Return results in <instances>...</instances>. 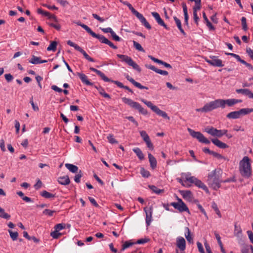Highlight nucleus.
Wrapping results in <instances>:
<instances>
[{
  "label": "nucleus",
  "mask_w": 253,
  "mask_h": 253,
  "mask_svg": "<svg viewBox=\"0 0 253 253\" xmlns=\"http://www.w3.org/2000/svg\"><path fill=\"white\" fill-rule=\"evenodd\" d=\"M226 104L230 107L233 106L235 104V99H228L226 100L222 99H216L206 103L202 108L196 109V111L202 113H207L219 107L224 108Z\"/></svg>",
  "instance_id": "obj_1"
},
{
  "label": "nucleus",
  "mask_w": 253,
  "mask_h": 253,
  "mask_svg": "<svg viewBox=\"0 0 253 253\" xmlns=\"http://www.w3.org/2000/svg\"><path fill=\"white\" fill-rule=\"evenodd\" d=\"M222 170L215 169L208 174L207 182L210 186L214 190H217L221 187Z\"/></svg>",
  "instance_id": "obj_2"
},
{
  "label": "nucleus",
  "mask_w": 253,
  "mask_h": 253,
  "mask_svg": "<svg viewBox=\"0 0 253 253\" xmlns=\"http://www.w3.org/2000/svg\"><path fill=\"white\" fill-rule=\"evenodd\" d=\"M75 23H76L78 25L80 26L83 29H84L89 34H90L93 38H96L99 40V41L103 43L106 44L110 46L111 48L116 49L118 48L117 46L115 45L113 42H110L109 40L106 38L104 36L96 34L94 32H93L91 29L88 27L87 25L82 23L80 21L74 22Z\"/></svg>",
  "instance_id": "obj_3"
},
{
  "label": "nucleus",
  "mask_w": 253,
  "mask_h": 253,
  "mask_svg": "<svg viewBox=\"0 0 253 253\" xmlns=\"http://www.w3.org/2000/svg\"><path fill=\"white\" fill-rule=\"evenodd\" d=\"M239 171L242 176L249 178L252 175V168L250 159L245 156L240 161L239 164Z\"/></svg>",
  "instance_id": "obj_4"
},
{
  "label": "nucleus",
  "mask_w": 253,
  "mask_h": 253,
  "mask_svg": "<svg viewBox=\"0 0 253 253\" xmlns=\"http://www.w3.org/2000/svg\"><path fill=\"white\" fill-rule=\"evenodd\" d=\"M122 100L124 103L127 104L131 108L137 110L141 114L144 115H146L148 114L147 110L143 108L139 103L135 102L132 99L126 97L122 98Z\"/></svg>",
  "instance_id": "obj_5"
},
{
  "label": "nucleus",
  "mask_w": 253,
  "mask_h": 253,
  "mask_svg": "<svg viewBox=\"0 0 253 253\" xmlns=\"http://www.w3.org/2000/svg\"><path fill=\"white\" fill-rule=\"evenodd\" d=\"M253 112V108H242L239 111L231 112L226 115V117L229 119H237L240 118L241 116L246 115Z\"/></svg>",
  "instance_id": "obj_6"
},
{
  "label": "nucleus",
  "mask_w": 253,
  "mask_h": 253,
  "mask_svg": "<svg viewBox=\"0 0 253 253\" xmlns=\"http://www.w3.org/2000/svg\"><path fill=\"white\" fill-rule=\"evenodd\" d=\"M142 101L146 104L148 107L150 108L157 115L162 117L163 118L168 120H170L169 117L168 116V114L166 112L160 110L157 106L154 105L151 101H147L145 99H142Z\"/></svg>",
  "instance_id": "obj_7"
},
{
  "label": "nucleus",
  "mask_w": 253,
  "mask_h": 253,
  "mask_svg": "<svg viewBox=\"0 0 253 253\" xmlns=\"http://www.w3.org/2000/svg\"><path fill=\"white\" fill-rule=\"evenodd\" d=\"M117 57L122 60V61L124 62L127 64L129 66H131L134 70L137 71L138 72L140 73L141 69L139 65L136 64L132 58L126 55L123 54H117Z\"/></svg>",
  "instance_id": "obj_8"
},
{
  "label": "nucleus",
  "mask_w": 253,
  "mask_h": 253,
  "mask_svg": "<svg viewBox=\"0 0 253 253\" xmlns=\"http://www.w3.org/2000/svg\"><path fill=\"white\" fill-rule=\"evenodd\" d=\"M176 199L177 202H172L169 205L172 206L175 209L177 210L180 212L186 211L190 213L188 208L183 201L177 196H176Z\"/></svg>",
  "instance_id": "obj_9"
},
{
  "label": "nucleus",
  "mask_w": 253,
  "mask_h": 253,
  "mask_svg": "<svg viewBox=\"0 0 253 253\" xmlns=\"http://www.w3.org/2000/svg\"><path fill=\"white\" fill-rule=\"evenodd\" d=\"M187 130L191 136L197 139L200 142L205 143L206 144H209L210 143V141L206 138L201 132L199 131H195L190 128H188Z\"/></svg>",
  "instance_id": "obj_10"
},
{
  "label": "nucleus",
  "mask_w": 253,
  "mask_h": 253,
  "mask_svg": "<svg viewBox=\"0 0 253 253\" xmlns=\"http://www.w3.org/2000/svg\"><path fill=\"white\" fill-rule=\"evenodd\" d=\"M186 180L189 181L191 183H194L196 186L199 188H202L207 193H209V190L207 186L202 182L200 180L198 179L194 176H190L189 177H186Z\"/></svg>",
  "instance_id": "obj_11"
},
{
  "label": "nucleus",
  "mask_w": 253,
  "mask_h": 253,
  "mask_svg": "<svg viewBox=\"0 0 253 253\" xmlns=\"http://www.w3.org/2000/svg\"><path fill=\"white\" fill-rule=\"evenodd\" d=\"M67 44L72 46L74 47V48L77 50V51L80 52L83 55H84V57L88 61L90 62H95V60L93 58L90 57L87 53L86 52L82 49L80 46H79L78 44L76 43L73 42L70 40H69L67 41Z\"/></svg>",
  "instance_id": "obj_12"
},
{
  "label": "nucleus",
  "mask_w": 253,
  "mask_h": 253,
  "mask_svg": "<svg viewBox=\"0 0 253 253\" xmlns=\"http://www.w3.org/2000/svg\"><path fill=\"white\" fill-rule=\"evenodd\" d=\"M205 131L213 136H216L219 138L222 137L221 129H217L213 126L205 128Z\"/></svg>",
  "instance_id": "obj_13"
},
{
  "label": "nucleus",
  "mask_w": 253,
  "mask_h": 253,
  "mask_svg": "<svg viewBox=\"0 0 253 253\" xmlns=\"http://www.w3.org/2000/svg\"><path fill=\"white\" fill-rule=\"evenodd\" d=\"M210 59L207 60V62L210 65L218 67H222L224 66L222 60L218 59L217 57L213 56L210 57Z\"/></svg>",
  "instance_id": "obj_14"
},
{
  "label": "nucleus",
  "mask_w": 253,
  "mask_h": 253,
  "mask_svg": "<svg viewBox=\"0 0 253 253\" xmlns=\"http://www.w3.org/2000/svg\"><path fill=\"white\" fill-rule=\"evenodd\" d=\"M144 211L146 213V223L147 226H148L152 221L153 207L152 206L150 207L149 210L147 209V208H144Z\"/></svg>",
  "instance_id": "obj_15"
},
{
  "label": "nucleus",
  "mask_w": 253,
  "mask_h": 253,
  "mask_svg": "<svg viewBox=\"0 0 253 253\" xmlns=\"http://www.w3.org/2000/svg\"><path fill=\"white\" fill-rule=\"evenodd\" d=\"M152 16L155 18L157 22L159 25L161 26H163L167 30H169V28L168 26L165 23L163 20L161 18L159 14L157 12H152L151 13Z\"/></svg>",
  "instance_id": "obj_16"
},
{
  "label": "nucleus",
  "mask_w": 253,
  "mask_h": 253,
  "mask_svg": "<svg viewBox=\"0 0 253 253\" xmlns=\"http://www.w3.org/2000/svg\"><path fill=\"white\" fill-rule=\"evenodd\" d=\"M125 77L127 80L130 82L132 84H133L135 87L141 89H148V87L145 86H143L141 85L139 83L136 82L132 78L130 77L128 74H125Z\"/></svg>",
  "instance_id": "obj_17"
},
{
  "label": "nucleus",
  "mask_w": 253,
  "mask_h": 253,
  "mask_svg": "<svg viewBox=\"0 0 253 253\" xmlns=\"http://www.w3.org/2000/svg\"><path fill=\"white\" fill-rule=\"evenodd\" d=\"M176 246L181 251H184L186 248V242L184 238L179 237L176 239Z\"/></svg>",
  "instance_id": "obj_18"
},
{
  "label": "nucleus",
  "mask_w": 253,
  "mask_h": 253,
  "mask_svg": "<svg viewBox=\"0 0 253 253\" xmlns=\"http://www.w3.org/2000/svg\"><path fill=\"white\" fill-rule=\"evenodd\" d=\"M77 76L79 77L82 82L87 85L93 86V83L90 82L88 80L87 77L83 73H77Z\"/></svg>",
  "instance_id": "obj_19"
},
{
  "label": "nucleus",
  "mask_w": 253,
  "mask_h": 253,
  "mask_svg": "<svg viewBox=\"0 0 253 253\" xmlns=\"http://www.w3.org/2000/svg\"><path fill=\"white\" fill-rule=\"evenodd\" d=\"M37 12L39 14H42L45 16L47 17L48 19H53V20H54V21L57 22V19L56 16L53 14H51L48 11H44L42 8H38L37 9Z\"/></svg>",
  "instance_id": "obj_20"
},
{
  "label": "nucleus",
  "mask_w": 253,
  "mask_h": 253,
  "mask_svg": "<svg viewBox=\"0 0 253 253\" xmlns=\"http://www.w3.org/2000/svg\"><path fill=\"white\" fill-rule=\"evenodd\" d=\"M135 16L147 29L149 30L151 29V26L147 22L146 18L143 16L142 14L138 12Z\"/></svg>",
  "instance_id": "obj_21"
},
{
  "label": "nucleus",
  "mask_w": 253,
  "mask_h": 253,
  "mask_svg": "<svg viewBox=\"0 0 253 253\" xmlns=\"http://www.w3.org/2000/svg\"><path fill=\"white\" fill-rule=\"evenodd\" d=\"M89 70L91 71L95 72L97 75L100 77L102 80H103L104 82H109L111 81L110 79L107 77L100 70H98L93 67H90Z\"/></svg>",
  "instance_id": "obj_22"
},
{
  "label": "nucleus",
  "mask_w": 253,
  "mask_h": 253,
  "mask_svg": "<svg viewBox=\"0 0 253 253\" xmlns=\"http://www.w3.org/2000/svg\"><path fill=\"white\" fill-rule=\"evenodd\" d=\"M145 67L147 68H148L149 69H151V70H153V71L155 72L156 73L161 74V75H162L167 76L169 74L168 72L167 71L159 69L157 68L156 67H155L154 66L152 65H147L146 64V65H145Z\"/></svg>",
  "instance_id": "obj_23"
},
{
  "label": "nucleus",
  "mask_w": 253,
  "mask_h": 253,
  "mask_svg": "<svg viewBox=\"0 0 253 253\" xmlns=\"http://www.w3.org/2000/svg\"><path fill=\"white\" fill-rule=\"evenodd\" d=\"M211 141L217 147L221 149L228 148V146L225 143L222 142L217 138H212Z\"/></svg>",
  "instance_id": "obj_24"
},
{
  "label": "nucleus",
  "mask_w": 253,
  "mask_h": 253,
  "mask_svg": "<svg viewBox=\"0 0 253 253\" xmlns=\"http://www.w3.org/2000/svg\"><path fill=\"white\" fill-rule=\"evenodd\" d=\"M180 193L182 196L183 199L191 200L192 198V193L190 190H180Z\"/></svg>",
  "instance_id": "obj_25"
},
{
  "label": "nucleus",
  "mask_w": 253,
  "mask_h": 253,
  "mask_svg": "<svg viewBox=\"0 0 253 253\" xmlns=\"http://www.w3.org/2000/svg\"><path fill=\"white\" fill-rule=\"evenodd\" d=\"M236 92L248 96L250 98H253V93L249 89H238Z\"/></svg>",
  "instance_id": "obj_26"
},
{
  "label": "nucleus",
  "mask_w": 253,
  "mask_h": 253,
  "mask_svg": "<svg viewBox=\"0 0 253 253\" xmlns=\"http://www.w3.org/2000/svg\"><path fill=\"white\" fill-rule=\"evenodd\" d=\"M148 159L151 168L154 169L156 168L157 165L156 158L151 153H148Z\"/></svg>",
  "instance_id": "obj_27"
},
{
  "label": "nucleus",
  "mask_w": 253,
  "mask_h": 253,
  "mask_svg": "<svg viewBox=\"0 0 253 253\" xmlns=\"http://www.w3.org/2000/svg\"><path fill=\"white\" fill-rule=\"evenodd\" d=\"M58 182L61 185H66L70 183V180L68 175H65L58 177Z\"/></svg>",
  "instance_id": "obj_28"
},
{
  "label": "nucleus",
  "mask_w": 253,
  "mask_h": 253,
  "mask_svg": "<svg viewBox=\"0 0 253 253\" xmlns=\"http://www.w3.org/2000/svg\"><path fill=\"white\" fill-rule=\"evenodd\" d=\"M173 19L176 24V26L180 31V33L184 36L186 37V34L182 27L181 22L180 19H179L176 16L173 17Z\"/></svg>",
  "instance_id": "obj_29"
},
{
  "label": "nucleus",
  "mask_w": 253,
  "mask_h": 253,
  "mask_svg": "<svg viewBox=\"0 0 253 253\" xmlns=\"http://www.w3.org/2000/svg\"><path fill=\"white\" fill-rule=\"evenodd\" d=\"M182 6L183 10L184 12V24H185L187 26H188V11H187V7L186 6V4L183 2L182 3Z\"/></svg>",
  "instance_id": "obj_30"
},
{
  "label": "nucleus",
  "mask_w": 253,
  "mask_h": 253,
  "mask_svg": "<svg viewBox=\"0 0 253 253\" xmlns=\"http://www.w3.org/2000/svg\"><path fill=\"white\" fill-rule=\"evenodd\" d=\"M132 151L135 153L140 160L142 161L144 159V154L139 148H134L132 149Z\"/></svg>",
  "instance_id": "obj_31"
},
{
  "label": "nucleus",
  "mask_w": 253,
  "mask_h": 253,
  "mask_svg": "<svg viewBox=\"0 0 253 253\" xmlns=\"http://www.w3.org/2000/svg\"><path fill=\"white\" fill-rule=\"evenodd\" d=\"M203 17L206 23L207 26L208 27L209 29V30H214L215 27L210 22L205 12H203Z\"/></svg>",
  "instance_id": "obj_32"
},
{
  "label": "nucleus",
  "mask_w": 253,
  "mask_h": 253,
  "mask_svg": "<svg viewBox=\"0 0 253 253\" xmlns=\"http://www.w3.org/2000/svg\"><path fill=\"white\" fill-rule=\"evenodd\" d=\"M185 236L187 240V241L189 243H193V239L191 235V232L190 231V229L188 227H186L185 228Z\"/></svg>",
  "instance_id": "obj_33"
},
{
  "label": "nucleus",
  "mask_w": 253,
  "mask_h": 253,
  "mask_svg": "<svg viewBox=\"0 0 253 253\" xmlns=\"http://www.w3.org/2000/svg\"><path fill=\"white\" fill-rule=\"evenodd\" d=\"M242 231L240 226L237 225V223H235L234 225V235L237 237H240L242 236Z\"/></svg>",
  "instance_id": "obj_34"
},
{
  "label": "nucleus",
  "mask_w": 253,
  "mask_h": 253,
  "mask_svg": "<svg viewBox=\"0 0 253 253\" xmlns=\"http://www.w3.org/2000/svg\"><path fill=\"white\" fill-rule=\"evenodd\" d=\"M65 167L73 173H76L78 172V167L75 165L71 164H66Z\"/></svg>",
  "instance_id": "obj_35"
},
{
  "label": "nucleus",
  "mask_w": 253,
  "mask_h": 253,
  "mask_svg": "<svg viewBox=\"0 0 253 253\" xmlns=\"http://www.w3.org/2000/svg\"><path fill=\"white\" fill-rule=\"evenodd\" d=\"M40 194L42 197L46 199H51L55 198L56 197L55 194L50 193L46 190H43L41 193Z\"/></svg>",
  "instance_id": "obj_36"
},
{
  "label": "nucleus",
  "mask_w": 253,
  "mask_h": 253,
  "mask_svg": "<svg viewBox=\"0 0 253 253\" xmlns=\"http://www.w3.org/2000/svg\"><path fill=\"white\" fill-rule=\"evenodd\" d=\"M149 187L153 192L157 194H160L164 192V189H159L155 185H149Z\"/></svg>",
  "instance_id": "obj_37"
},
{
  "label": "nucleus",
  "mask_w": 253,
  "mask_h": 253,
  "mask_svg": "<svg viewBox=\"0 0 253 253\" xmlns=\"http://www.w3.org/2000/svg\"><path fill=\"white\" fill-rule=\"evenodd\" d=\"M135 244V243L132 242L131 240H129L125 242L122 245L121 251H124L125 249L131 247L132 245Z\"/></svg>",
  "instance_id": "obj_38"
},
{
  "label": "nucleus",
  "mask_w": 253,
  "mask_h": 253,
  "mask_svg": "<svg viewBox=\"0 0 253 253\" xmlns=\"http://www.w3.org/2000/svg\"><path fill=\"white\" fill-rule=\"evenodd\" d=\"M57 42L56 41H52L47 48V51H55L57 48Z\"/></svg>",
  "instance_id": "obj_39"
},
{
  "label": "nucleus",
  "mask_w": 253,
  "mask_h": 253,
  "mask_svg": "<svg viewBox=\"0 0 253 253\" xmlns=\"http://www.w3.org/2000/svg\"><path fill=\"white\" fill-rule=\"evenodd\" d=\"M0 217L6 219H9L11 217V216L10 214L5 212L4 210L1 208L0 207Z\"/></svg>",
  "instance_id": "obj_40"
},
{
  "label": "nucleus",
  "mask_w": 253,
  "mask_h": 253,
  "mask_svg": "<svg viewBox=\"0 0 253 253\" xmlns=\"http://www.w3.org/2000/svg\"><path fill=\"white\" fill-rule=\"evenodd\" d=\"M109 82H112L116 84L118 86H119L120 88H122L124 89H125L126 90H127L129 89V87L127 86L124 85L121 82H119L118 81H114L111 79V81Z\"/></svg>",
  "instance_id": "obj_41"
},
{
  "label": "nucleus",
  "mask_w": 253,
  "mask_h": 253,
  "mask_svg": "<svg viewBox=\"0 0 253 253\" xmlns=\"http://www.w3.org/2000/svg\"><path fill=\"white\" fill-rule=\"evenodd\" d=\"M140 172L144 178H148L151 175L150 172L144 168H141Z\"/></svg>",
  "instance_id": "obj_42"
},
{
  "label": "nucleus",
  "mask_w": 253,
  "mask_h": 253,
  "mask_svg": "<svg viewBox=\"0 0 253 253\" xmlns=\"http://www.w3.org/2000/svg\"><path fill=\"white\" fill-rule=\"evenodd\" d=\"M40 57H37L35 55H33L32 56L31 59L29 61V62L33 64H40Z\"/></svg>",
  "instance_id": "obj_43"
},
{
  "label": "nucleus",
  "mask_w": 253,
  "mask_h": 253,
  "mask_svg": "<svg viewBox=\"0 0 253 253\" xmlns=\"http://www.w3.org/2000/svg\"><path fill=\"white\" fill-rule=\"evenodd\" d=\"M8 231L9 233L11 239L13 241H15L17 239L18 237V233L17 232H13L11 230H8Z\"/></svg>",
  "instance_id": "obj_44"
},
{
  "label": "nucleus",
  "mask_w": 253,
  "mask_h": 253,
  "mask_svg": "<svg viewBox=\"0 0 253 253\" xmlns=\"http://www.w3.org/2000/svg\"><path fill=\"white\" fill-rule=\"evenodd\" d=\"M212 208L215 211L216 213L218 215L219 217H221V214L220 211L219 210L217 204L215 202H212L211 205Z\"/></svg>",
  "instance_id": "obj_45"
},
{
  "label": "nucleus",
  "mask_w": 253,
  "mask_h": 253,
  "mask_svg": "<svg viewBox=\"0 0 253 253\" xmlns=\"http://www.w3.org/2000/svg\"><path fill=\"white\" fill-rule=\"evenodd\" d=\"M133 46L138 50L144 52L145 50L142 47L140 44L136 42V41H133Z\"/></svg>",
  "instance_id": "obj_46"
},
{
  "label": "nucleus",
  "mask_w": 253,
  "mask_h": 253,
  "mask_svg": "<svg viewBox=\"0 0 253 253\" xmlns=\"http://www.w3.org/2000/svg\"><path fill=\"white\" fill-rule=\"evenodd\" d=\"M241 22H242L243 30L245 31H246L248 30V26L247 24V19L245 17H242Z\"/></svg>",
  "instance_id": "obj_47"
},
{
  "label": "nucleus",
  "mask_w": 253,
  "mask_h": 253,
  "mask_svg": "<svg viewBox=\"0 0 253 253\" xmlns=\"http://www.w3.org/2000/svg\"><path fill=\"white\" fill-rule=\"evenodd\" d=\"M58 232V231L55 229L54 231L51 232L50 236L53 239H57L61 235V234Z\"/></svg>",
  "instance_id": "obj_48"
},
{
  "label": "nucleus",
  "mask_w": 253,
  "mask_h": 253,
  "mask_svg": "<svg viewBox=\"0 0 253 253\" xmlns=\"http://www.w3.org/2000/svg\"><path fill=\"white\" fill-rule=\"evenodd\" d=\"M83 176V173L81 170H80L79 172L74 177V180L77 183H80L81 180V178Z\"/></svg>",
  "instance_id": "obj_49"
},
{
  "label": "nucleus",
  "mask_w": 253,
  "mask_h": 253,
  "mask_svg": "<svg viewBox=\"0 0 253 253\" xmlns=\"http://www.w3.org/2000/svg\"><path fill=\"white\" fill-rule=\"evenodd\" d=\"M211 155H212L213 157L217 158L218 159H223L224 160H226V158L224 156L221 155V154H220L219 153L214 152L213 151H212V152Z\"/></svg>",
  "instance_id": "obj_50"
},
{
  "label": "nucleus",
  "mask_w": 253,
  "mask_h": 253,
  "mask_svg": "<svg viewBox=\"0 0 253 253\" xmlns=\"http://www.w3.org/2000/svg\"><path fill=\"white\" fill-rule=\"evenodd\" d=\"M107 138L108 141L111 144H117L118 141L114 138L113 134H109L107 136Z\"/></svg>",
  "instance_id": "obj_51"
},
{
  "label": "nucleus",
  "mask_w": 253,
  "mask_h": 253,
  "mask_svg": "<svg viewBox=\"0 0 253 253\" xmlns=\"http://www.w3.org/2000/svg\"><path fill=\"white\" fill-rule=\"evenodd\" d=\"M65 227L66 224L65 223H59L55 226L54 228L55 230L59 231L62 229L65 228Z\"/></svg>",
  "instance_id": "obj_52"
},
{
  "label": "nucleus",
  "mask_w": 253,
  "mask_h": 253,
  "mask_svg": "<svg viewBox=\"0 0 253 253\" xmlns=\"http://www.w3.org/2000/svg\"><path fill=\"white\" fill-rule=\"evenodd\" d=\"M54 212H55V211H51L49 209H45L42 212L43 214H45V215H48L49 216H53V213Z\"/></svg>",
  "instance_id": "obj_53"
},
{
  "label": "nucleus",
  "mask_w": 253,
  "mask_h": 253,
  "mask_svg": "<svg viewBox=\"0 0 253 253\" xmlns=\"http://www.w3.org/2000/svg\"><path fill=\"white\" fill-rule=\"evenodd\" d=\"M150 241V239L148 238H145L144 239H140L138 240L135 243V244H143L146 243Z\"/></svg>",
  "instance_id": "obj_54"
},
{
  "label": "nucleus",
  "mask_w": 253,
  "mask_h": 253,
  "mask_svg": "<svg viewBox=\"0 0 253 253\" xmlns=\"http://www.w3.org/2000/svg\"><path fill=\"white\" fill-rule=\"evenodd\" d=\"M144 141L145 142L147 146L150 150H153L154 149V146L152 143L151 142L150 138L145 140Z\"/></svg>",
  "instance_id": "obj_55"
},
{
  "label": "nucleus",
  "mask_w": 253,
  "mask_h": 253,
  "mask_svg": "<svg viewBox=\"0 0 253 253\" xmlns=\"http://www.w3.org/2000/svg\"><path fill=\"white\" fill-rule=\"evenodd\" d=\"M140 136L142 137V138H143L144 141L150 138L149 135L147 134L146 132L144 130H142V131H140Z\"/></svg>",
  "instance_id": "obj_56"
},
{
  "label": "nucleus",
  "mask_w": 253,
  "mask_h": 253,
  "mask_svg": "<svg viewBox=\"0 0 253 253\" xmlns=\"http://www.w3.org/2000/svg\"><path fill=\"white\" fill-rule=\"evenodd\" d=\"M250 245H246L242 248L241 252L242 253H250Z\"/></svg>",
  "instance_id": "obj_57"
},
{
  "label": "nucleus",
  "mask_w": 253,
  "mask_h": 253,
  "mask_svg": "<svg viewBox=\"0 0 253 253\" xmlns=\"http://www.w3.org/2000/svg\"><path fill=\"white\" fill-rule=\"evenodd\" d=\"M32 106V108L35 111H38L39 110V107L37 106V105H36L33 101V97H32L31 99H30V101Z\"/></svg>",
  "instance_id": "obj_58"
},
{
  "label": "nucleus",
  "mask_w": 253,
  "mask_h": 253,
  "mask_svg": "<svg viewBox=\"0 0 253 253\" xmlns=\"http://www.w3.org/2000/svg\"><path fill=\"white\" fill-rule=\"evenodd\" d=\"M4 77H5L6 81L8 83L11 82L13 79V76L12 75H11L10 74H5Z\"/></svg>",
  "instance_id": "obj_59"
},
{
  "label": "nucleus",
  "mask_w": 253,
  "mask_h": 253,
  "mask_svg": "<svg viewBox=\"0 0 253 253\" xmlns=\"http://www.w3.org/2000/svg\"><path fill=\"white\" fill-rule=\"evenodd\" d=\"M111 35L113 38V39L116 41H120L121 40V38H120L118 36L116 35L114 31H113L111 33Z\"/></svg>",
  "instance_id": "obj_60"
},
{
  "label": "nucleus",
  "mask_w": 253,
  "mask_h": 253,
  "mask_svg": "<svg viewBox=\"0 0 253 253\" xmlns=\"http://www.w3.org/2000/svg\"><path fill=\"white\" fill-rule=\"evenodd\" d=\"M127 6L128 7L129 10L131 11V12L135 15H136V14L138 12L137 10H136L132 6V5L128 3V4L127 5Z\"/></svg>",
  "instance_id": "obj_61"
},
{
  "label": "nucleus",
  "mask_w": 253,
  "mask_h": 253,
  "mask_svg": "<svg viewBox=\"0 0 253 253\" xmlns=\"http://www.w3.org/2000/svg\"><path fill=\"white\" fill-rule=\"evenodd\" d=\"M246 52L248 53L250 57L253 60V50L250 47L247 48Z\"/></svg>",
  "instance_id": "obj_62"
},
{
  "label": "nucleus",
  "mask_w": 253,
  "mask_h": 253,
  "mask_svg": "<svg viewBox=\"0 0 253 253\" xmlns=\"http://www.w3.org/2000/svg\"><path fill=\"white\" fill-rule=\"evenodd\" d=\"M197 245L199 252L201 253H205L202 244L200 242H198Z\"/></svg>",
  "instance_id": "obj_63"
},
{
  "label": "nucleus",
  "mask_w": 253,
  "mask_h": 253,
  "mask_svg": "<svg viewBox=\"0 0 253 253\" xmlns=\"http://www.w3.org/2000/svg\"><path fill=\"white\" fill-rule=\"evenodd\" d=\"M88 200L90 202V203L95 207L97 208L99 207L98 204L97 203L95 199L91 197H88Z\"/></svg>",
  "instance_id": "obj_64"
}]
</instances>
